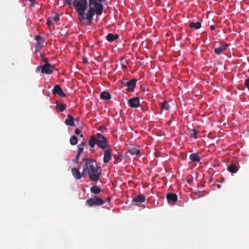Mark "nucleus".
<instances>
[{
  "mask_svg": "<svg viewBox=\"0 0 249 249\" xmlns=\"http://www.w3.org/2000/svg\"><path fill=\"white\" fill-rule=\"evenodd\" d=\"M83 176L88 175L91 181H97L101 177L102 168L96 160L92 159L85 158L82 160Z\"/></svg>",
  "mask_w": 249,
  "mask_h": 249,
  "instance_id": "obj_1",
  "label": "nucleus"
},
{
  "mask_svg": "<svg viewBox=\"0 0 249 249\" xmlns=\"http://www.w3.org/2000/svg\"><path fill=\"white\" fill-rule=\"evenodd\" d=\"M89 3L90 8L87 13L86 18L89 21V24L90 25L95 13L98 15H102L104 7L102 3L98 2V0L92 2L91 4H90V2L89 1Z\"/></svg>",
  "mask_w": 249,
  "mask_h": 249,
  "instance_id": "obj_2",
  "label": "nucleus"
},
{
  "mask_svg": "<svg viewBox=\"0 0 249 249\" xmlns=\"http://www.w3.org/2000/svg\"><path fill=\"white\" fill-rule=\"evenodd\" d=\"M73 5L79 16V19L82 22L84 19L85 11L88 8L87 0H74Z\"/></svg>",
  "mask_w": 249,
  "mask_h": 249,
  "instance_id": "obj_3",
  "label": "nucleus"
},
{
  "mask_svg": "<svg viewBox=\"0 0 249 249\" xmlns=\"http://www.w3.org/2000/svg\"><path fill=\"white\" fill-rule=\"evenodd\" d=\"M97 146L102 149H105L109 147L107 139L101 133H98L97 134Z\"/></svg>",
  "mask_w": 249,
  "mask_h": 249,
  "instance_id": "obj_4",
  "label": "nucleus"
},
{
  "mask_svg": "<svg viewBox=\"0 0 249 249\" xmlns=\"http://www.w3.org/2000/svg\"><path fill=\"white\" fill-rule=\"evenodd\" d=\"M38 68H41L42 73L51 74L53 72V67L51 64H45L44 65L38 66Z\"/></svg>",
  "mask_w": 249,
  "mask_h": 249,
  "instance_id": "obj_5",
  "label": "nucleus"
},
{
  "mask_svg": "<svg viewBox=\"0 0 249 249\" xmlns=\"http://www.w3.org/2000/svg\"><path fill=\"white\" fill-rule=\"evenodd\" d=\"M136 82L137 80L136 79H132L127 82H122V84L127 87V90L128 92H132L134 91Z\"/></svg>",
  "mask_w": 249,
  "mask_h": 249,
  "instance_id": "obj_6",
  "label": "nucleus"
},
{
  "mask_svg": "<svg viewBox=\"0 0 249 249\" xmlns=\"http://www.w3.org/2000/svg\"><path fill=\"white\" fill-rule=\"evenodd\" d=\"M103 150H104L103 161L104 163H107L111 159L112 149L108 147Z\"/></svg>",
  "mask_w": 249,
  "mask_h": 249,
  "instance_id": "obj_7",
  "label": "nucleus"
},
{
  "mask_svg": "<svg viewBox=\"0 0 249 249\" xmlns=\"http://www.w3.org/2000/svg\"><path fill=\"white\" fill-rule=\"evenodd\" d=\"M128 105L132 108L138 107L140 105V100L138 97L130 98L128 100Z\"/></svg>",
  "mask_w": 249,
  "mask_h": 249,
  "instance_id": "obj_8",
  "label": "nucleus"
},
{
  "mask_svg": "<svg viewBox=\"0 0 249 249\" xmlns=\"http://www.w3.org/2000/svg\"><path fill=\"white\" fill-rule=\"evenodd\" d=\"M52 92L54 95L58 94L61 97H65L66 96L59 85H56L54 87Z\"/></svg>",
  "mask_w": 249,
  "mask_h": 249,
  "instance_id": "obj_9",
  "label": "nucleus"
},
{
  "mask_svg": "<svg viewBox=\"0 0 249 249\" xmlns=\"http://www.w3.org/2000/svg\"><path fill=\"white\" fill-rule=\"evenodd\" d=\"M229 46V44H220L219 47L214 49V53L217 54H220L223 51L227 50Z\"/></svg>",
  "mask_w": 249,
  "mask_h": 249,
  "instance_id": "obj_10",
  "label": "nucleus"
},
{
  "mask_svg": "<svg viewBox=\"0 0 249 249\" xmlns=\"http://www.w3.org/2000/svg\"><path fill=\"white\" fill-rule=\"evenodd\" d=\"M166 199L168 202H176L178 201V197L177 194L173 193H168L166 195Z\"/></svg>",
  "mask_w": 249,
  "mask_h": 249,
  "instance_id": "obj_11",
  "label": "nucleus"
},
{
  "mask_svg": "<svg viewBox=\"0 0 249 249\" xmlns=\"http://www.w3.org/2000/svg\"><path fill=\"white\" fill-rule=\"evenodd\" d=\"M71 173L73 176L77 179H79L82 177H84L82 172L81 173L76 168H72L71 169Z\"/></svg>",
  "mask_w": 249,
  "mask_h": 249,
  "instance_id": "obj_12",
  "label": "nucleus"
},
{
  "mask_svg": "<svg viewBox=\"0 0 249 249\" xmlns=\"http://www.w3.org/2000/svg\"><path fill=\"white\" fill-rule=\"evenodd\" d=\"M65 123L67 125L73 126L75 125L73 117L71 114H68L67 118L65 121Z\"/></svg>",
  "mask_w": 249,
  "mask_h": 249,
  "instance_id": "obj_13",
  "label": "nucleus"
},
{
  "mask_svg": "<svg viewBox=\"0 0 249 249\" xmlns=\"http://www.w3.org/2000/svg\"><path fill=\"white\" fill-rule=\"evenodd\" d=\"M128 152L131 155H139L141 150L138 147H130L128 149Z\"/></svg>",
  "mask_w": 249,
  "mask_h": 249,
  "instance_id": "obj_14",
  "label": "nucleus"
},
{
  "mask_svg": "<svg viewBox=\"0 0 249 249\" xmlns=\"http://www.w3.org/2000/svg\"><path fill=\"white\" fill-rule=\"evenodd\" d=\"M89 146L93 148L95 146V144H96L97 145V135H92L89 141Z\"/></svg>",
  "mask_w": 249,
  "mask_h": 249,
  "instance_id": "obj_15",
  "label": "nucleus"
},
{
  "mask_svg": "<svg viewBox=\"0 0 249 249\" xmlns=\"http://www.w3.org/2000/svg\"><path fill=\"white\" fill-rule=\"evenodd\" d=\"M119 38V35L117 34L113 35L111 33H109L106 36V39L108 41L112 42Z\"/></svg>",
  "mask_w": 249,
  "mask_h": 249,
  "instance_id": "obj_16",
  "label": "nucleus"
},
{
  "mask_svg": "<svg viewBox=\"0 0 249 249\" xmlns=\"http://www.w3.org/2000/svg\"><path fill=\"white\" fill-rule=\"evenodd\" d=\"M66 107L67 105L66 104L56 102V108L59 112L64 111L66 109Z\"/></svg>",
  "mask_w": 249,
  "mask_h": 249,
  "instance_id": "obj_17",
  "label": "nucleus"
},
{
  "mask_svg": "<svg viewBox=\"0 0 249 249\" xmlns=\"http://www.w3.org/2000/svg\"><path fill=\"white\" fill-rule=\"evenodd\" d=\"M145 200V197L142 195H139L134 197L133 202H143Z\"/></svg>",
  "mask_w": 249,
  "mask_h": 249,
  "instance_id": "obj_18",
  "label": "nucleus"
},
{
  "mask_svg": "<svg viewBox=\"0 0 249 249\" xmlns=\"http://www.w3.org/2000/svg\"><path fill=\"white\" fill-rule=\"evenodd\" d=\"M189 158L192 161L199 162L200 158L198 153H193L190 155Z\"/></svg>",
  "mask_w": 249,
  "mask_h": 249,
  "instance_id": "obj_19",
  "label": "nucleus"
},
{
  "mask_svg": "<svg viewBox=\"0 0 249 249\" xmlns=\"http://www.w3.org/2000/svg\"><path fill=\"white\" fill-rule=\"evenodd\" d=\"M227 169L231 173H237L239 169L238 167L234 164H231L229 165Z\"/></svg>",
  "mask_w": 249,
  "mask_h": 249,
  "instance_id": "obj_20",
  "label": "nucleus"
},
{
  "mask_svg": "<svg viewBox=\"0 0 249 249\" xmlns=\"http://www.w3.org/2000/svg\"><path fill=\"white\" fill-rule=\"evenodd\" d=\"M86 202H104L102 198L97 196L93 198H90L86 201Z\"/></svg>",
  "mask_w": 249,
  "mask_h": 249,
  "instance_id": "obj_21",
  "label": "nucleus"
},
{
  "mask_svg": "<svg viewBox=\"0 0 249 249\" xmlns=\"http://www.w3.org/2000/svg\"><path fill=\"white\" fill-rule=\"evenodd\" d=\"M100 98L104 100H109L111 99V95L108 92L103 91L100 94Z\"/></svg>",
  "mask_w": 249,
  "mask_h": 249,
  "instance_id": "obj_22",
  "label": "nucleus"
},
{
  "mask_svg": "<svg viewBox=\"0 0 249 249\" xmlns=\"http://www.w3.org/2000/svg\"><path fill=\"white\" fill-rule=\"evenodd\" d=\"M189 26L191 28H194L195 29H198L200 28L201 26V23L200 22H196V23L193 22H191L189 23Z\"/></svg>",
  "mask_w": 249,
  "mask_h": 249,
  "instance_id": "obj_23",
  "label": "nucleus"
},
{
  "mask_svg": "<svg viewBox=\"0 0 249 249\" xmlns=\"http://www.w3.org/2000/svg\"><path fill=\"white\" fill-rule=\"evenodd\" d=\"M90 191L94 194H98L101 192V189L97 185H94L90 188Z\"/></svg>",
  "mask_w": 249,
  "mask_h": 249,
  "instance_id": "obj_24",
  "label": "nucleus"
},
{
  "mask_svg": "<svg viewBox=\"0 0 249 249\" xmlns=\"http://www.w3.org/2000/svg\"><path fill=\"white\" fill-rule=\"evenodd\" d=\"M160 108L162 109H165L166 110H168L170 109V106L168 104V103L164 101L162 103L160 104Z\"/></svg>",
  "mask_w": 249,
  "mask_h": 249,
  "instance_id": "obj_25",
  "label": "nucleus"
},
{
  "mask_svg": "<svg viewBox=\"0 0 249 249\" xmlns=\"http://www.w3.org/2000/svg\"><path fill=\"white\" fill-rule=\"evenodd\" d=\"M84 145L85 143L84 142H82L80 144L78 145V152L77 154L81 155V154L83 152Z\"/></svg>",
  "mask_w": 249,
  "mask_h": 249,
  "instance_id": "obj_26",
  "label": "nucleus"
},
{
  "mask_svg": "<svg viewBox=\"0 0 249 249\" xmlns=\"http://www.w3.org/2000/svg\"><path fill=\"white\" fill-rule=\"evenodd\" d=\"M78 139L76 136H72L70 139V143L71 145H74L77 143Z\"/></svg>",
  "mask_w": 249,
  "mask_h": 249,
  "instance_id": "obj_27",
  "label": "nucleus"
},
{
  "mask_svg": "<svg viewBox=\"0 0 249 249\" xmlns=\"http://www.w3.org/2000/svg\"><path fill=\"white\" fill-rule=\"evenodd\" d=\"M192 133L190 134L191 136L196 139L198 137V131L196 129H192Z\"/></svg>",
  "mask_w": 249,
  "mask_h": 249,
  "instance_id": "obj_28",
  "label": "nucleus"
},
{
  "mask_svg": "<svg viewBox=\"0 0 249 249\" xmlns=\"http://www.w3.org/2000/svg\"><path fill=\"white\" fill-rule=\"evenodd\" d=\"M121 65L123 69H125L127 67V63L126 61H124L123 59H121Z\"/></svg>",
  "mask_w": 249,
  "mask_h": 249,
  "instance_id": "obj_29",
  "label": "nucleus"
},
{
  "mask_svg": "<svg viewBox=\"0 0 249 249\" xmlns=\"http://www.w3.org/2000/svg\"><path fill=\"white\" fill-rule=\"evenodd\" d=\"M60 19V15L58 14H56L53 17V20L55 22H57Z\"/></svg>",
  "mask_w": 249,
  "mask_h": 249,
  "instance_id": "obj_30",
  "label": "nucleus"
},
{
  "mask_svg": "<svg viewBox=\"0 0 249 249\" xmlns=\"http://www.w3.org/2000/svg\"><path fill=\"white\" fill-rule=\"evenodd\" d=\"M43 46V43L41 41H37L36 47L37 48H41Z\"/></svg>",
  "mask_w": 249,
  "mask_h": 249,
  "instance_id": "obj_31",
  "label": "nucleus"
},
{
  "mask_svg": "<svg viewBox=\"0 0 249 249\" xmlns=\"http://www.w3.org/2000/svg\"><path fill=\"white\" fill-rule=\"evenodd\" d=\"M80 155L77 154L75 158L73 159L72 161L75 163H78Z\"/></svg>",
  "mask_w": 249,
  "mask_h": 249,
  "instance_id": "obj_32",
  "label": "nucleus"
},
{
  "mask_svg": "<svg viewBox=\"0 0 249 249\" xmlns=\"http://www.w3.org/2000/svg\"><path fill=\"white\" fill-rule=\"evenodd\" d=\"M63 1L65 4H67L70 6H71L72 4H73V2H72L71 0H63Z\"/></svg>",
  "mask_w": 249,
  "mask_h": 249,
  "instance_id": "obj_33",
  "label": "nucleus"
},
{
  "mask_svg": "<svg viewBox=\"0 0 249 249\" xmlns=\"http://www.w3.org/2000/svg\"><path fill=\"white\" fill-rule=\"evenodd\" d=\"M42 57V60L43 62H45V64H50L48 61V59L47 57H45L43 55H41Z\"/></svg>",
  "mask_w": 249,
  "mask_h": 249,
  "instance_id": "obj_34",
  "label": "nucleus"
},
{
  "mask_svg": "<svg viewBox=\"0 0 249 249\" xmlns=\"http://www.w3.org/2000/svg\"><path fill=\"white\" fill-rule=\"evenodd\" d=\"M245 85L246 87L248 88V89L249 90V78L245 80Z\"/></svg>",
  "mask_w": 249,
  "mask_h": 249,
  "instance_id": "obj_35",
  "label": "nucleus"
},
{
  "mask_svg": "<svg viewBox=\"0 0 249 249\" xmlns=\"http://www.w3.org/2000/svg\"><path fill=\"white\" fill-rule=\"evenodd\" d=\"M52 24V19L50 18H48L47 21V24L48 26H50Z\"/></svg>",
  "mask_w": 249,
  "mask_h": 249,
  "instance_id": "obj_36",
  "label": "nucleus"
},
{
  "mask_svg": "<svg viewBox=\"0 0 249 249\" xmlns=\"http://www.w3.org/2000/svg\"><path fill=\"white\" fill-rule=\"evenodd\" d=\"M75 133L77 135L80 134L81 133V130L79 128H76L75 130Z\"/></svg>",
  "mask_w": 249,
  "mask_h": 249,
  "instance_id": "obj_37",
  "label": "nucleus"
},
{
  "mask_svg": "<svg viewBox=\"0 0 249 249\" xmlns=\"http://www.w3.org/2000/svg\"><path fill=\"white\" fill-rule=\"evenodd\" d=\"M41 37L39 35H37L35 37V39L37 41H40V40L41 39Z\"/></svg>",
  "mask_w": 249,
  "mask_h": 249,
  "instance_id": "obj_38",
  "label": "nucleus"
},
{
  "mask_svg": "<svg viewBox=\"0 0 249 249\" xmlns=\"http://www.w3.org/2000/svg\"><path fill=\"white\" fill-rule=\"evenodd\" d=\"M210 28H211V29L212 30H214L215 27H214V26L213 25H211L210 26Z\"/></svg>",
  "mask_w": 249,
  "mask_h": 249,
  "instance_id": "obj_39",
  "label": "nucleus"
},
{
  "mask_svg": "<svg viewBox=\"0 0 249 249\" xmlns=\"http://www.w3.org/2000/svg\"><path fill=\"white\" fill-rule=\"evenodd\" d=\"M216 186H217V188L218 189H220V188H221V185L220 184H217L216 185Z\"/></svg>",
  "mask_w": 249,
  "mask_h": 249,
  "instance_id": "obj_40",
  "label": "nucleus"
},
{
  "mask_svg": "<svg viewBox=\"0 0 249 249\" xmlns=\"http://www.w3.org/2000/svg\"><path fill=\"white\" fill-rule=\"evenodd\" d=\"M110 200H111L110 198L109 197H107V201L108 202H109L110 201Z\"/></svg>",
  "mask_w": 249,
  "mask_h": 249,
  "instance_id": "obj_41",
  "label": "nucleus"
},
{
  "mask_svg": "<svg viewBox=\"0 0 249 249\" xmlns=\"http://www.w3.org/2000/svg\"><path fill=\"white\" fill-rule=\"evenodd\" d=\"M96 0H89V1L90 2V4L92 3V2H94Z\"/></svg>",
  "mask_w": 249,
  "mask_h": 249,
  "instance_id": "obj_42",
  "label": "nucleus"
},
{
  "mask_svg": "<svg viewBox=\"0 0 249 249\" xmlns=\"http://www.w3.org/2000/svg\"><path fill=\"white\" fill-rule=\"evenodd\" d=\"M105 0H98V2L101 3V2H103V1H105Z\"/></svg>",
  "mask_w": 249,
  "mask_h": 249,
  "instance_id": "obj_43",
  "label": "nucleus"
},
{
  "mask_svg": "<svg viewBox=\"0 0 249 249\" xmlns=\"http://www.w3.org/2000/svg\"><path fill=\"white\" fill-rule=\"evenodd\" d=\"M41 68H38V67L36 68V71H39Z\"/></svg>",
  "mask_w": 249,
  "mask_h": 249,
  "instance_id": "obj_44",
  "label": "nucleus"
},
{
  "mask_svg": "<svg viewBox=\"0 0 249 249\" xmlns=\"http://www.w3.org/2000/svg\"><path fill=\"white\" fill-rule=\"evenodd\" d=\"M80 137H84L83 134H80Z\"/></svg>",
  "mask_w": 249,
  "mask_h": 249,
  "instance_id": "obj_45",
  "label": "nucleus"
},
{
  "mask_svg": "<svg viewBox=\"0 0 249 249\" xmlns=\"http://www.w3.org/2000/svg\"><path fill=\"white\" fill-rule=\"evenodd\" d=\"M79 120V118H77L75 119V121H78Z\"/></svg>",
  "mask_w": 249,
  "mask_h": 249,
  "instance_id": "obj_46",
  "label": "nucleus"
},
{
  "mask_svg": "<svg viewBox=\"0 0 249 249\" xmlns=\"http://www.w3.org/2000/svg\"><path fill=\"white\" fill-rule=\"evenodd\" d=\"M190 182H191V180H189V181H188V183H190Z\"/></svg>",
  "mask_w": 249,
  "mask_h": 249,
  "instance_id": "obj_47",
  "label": "nucleus"
},
{
  "mask_svg": "<svg viewBox=\"0 0 249 249\" xmlns=\"http://www.w3.org/2000/svg\"><path fill=\"white\" fill-rule=\"evenodd\" d=\"M190 182H191V180H189V181H188V183H190Z\"/></svg>",
  "mask_w": 249,
  "mask_h": 249,
  "instance_id": "obj_48",
  "label": "nucleus"
},
{
  "mask_svg": "<svg viewBox=\"0 0 249 249\" xmlns=\"http://www.w3.org/2000/svg\"><path fill=\"white\" fill-rule=\"evenodd\" d=\"M190 182H191V180H189V181H188V183H190Z\"/></svg>",
  "mask_w": 249,
  "mask_h": 249,
  "instance_id": "obj_49",
  "label": "nucleus"
}]
</instances>
